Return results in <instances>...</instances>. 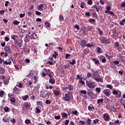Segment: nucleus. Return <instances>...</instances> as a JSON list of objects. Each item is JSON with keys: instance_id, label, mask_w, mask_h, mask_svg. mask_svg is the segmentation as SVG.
I'll return each mask as SVG.
<instances>
[{"instance_id": "19", "label": "nucleus", "mask_w": 125, "mask_h": 125, "mask_svg": "<svg viewBox=\"0 0 125 125\" xmlns=\"http://www.w3.org/2000/svg\"><path fill=\"white\" fill-rule=\"evenodd\" d=\"M92 61H93V62L96 65H99V64H100V62H99V60H96V59H95V58H93Z\"/></svg>"}, {"instance_id": "30", "label": "nucleus", "mask_w": 125, "mask_h": 125, "mask_svg": "<svg viewBox=\"0 0 125 125\" xmlns=\"http://www.w3.org/2000/svg\"><path fill=\"white\" fill-rule=\"evenodd\" d=\"M44 26L45 27H46V28H49V27H50V23L48 21H45L44 22Z\"/></svg>"}, {"instance_id": "4", "label": "nucleus", "mask_w": 125, "mask_h": 125, "mask_svg": "<svg viewBox=\"0 0 125 125\" xmlns=\"http://www.w3.org/2000/svg\"><path fill=\"white\" fill-rule=\"evenodd\" d=\"M43 71L46 73L47 75L49 76V78L54 76V74L50 69H47L46 68H43Z\"/></svg>"}, {"instance_id": "25", "label": "nucleus", "mask_w": 125, "mask_h": 125, "mask_svg": "<svg viewBox=\"0 0 125 125\" xmlns=\"http://www.w3.org/2000/svg\"><path fill=\"white\" fill-rule=\"evenodd\" d=\"M3 83L4 84H8V83H9V79H4L3 80Z\"/></svg>"}, {"instance_id": "1", "label": "nucleus", "mask_w": 125, "mask_h": 125, "mask_svg": "<svg viewBox=\"0 0 125 125\" xmlns=\"http://www.w3.org/2000/svg\"><path fill=\"white\" fill-rule=\"evenodd\" d=\"M97 75H98V71L97 70L93 74L92 79H94V81H96L97 83H99V82L100 83H103V79L102 78L96 77Z\"/></svg>"}, {"instance_id": "45", "label": "nucleus", "mask_w": 125, "mask_h": 125, "mask_svg": "<svg viewBox=\"0 0 125 125\" xmlns=\"http://www.w3.org/2000/svg\"><path fill=\"white\" fill-rule=\"evenodd\" d=\"M36 110V113L37 114L41 113V109H40L39 107H37Z\"/></svg>"}, {"instance_id": "63", "label": "nucleus", "mask_w": 125, "mask_h": 125, "mask_svg": "<svg viewBox=\"0 0 125 125\" xmlns=\"http://www.w3.org/2000/svg\"><path fill=\"white\" fill-rule=\"evenodd\" d=\"M117 93H118V91L117 90H116L115 89H114L113 90V95H116V94H117Z\"/></svg>"}, {"instance_id": "41", "label": "nucleus", "mask_w": 125, "mask_h": 125, "mask_svg": "<svg viewBox=\"0 0 125 125\" xmlns=\"http://www.w3.org/2000/svg\"><path fill=\"white\" fill-rule=\"evenodd\" d=\"M80 93L81 94H86V90H80Z\"/></svg>"}, {"instance_id": "58", "label": "nucleus", "mask_w": 125, "mask_h": 125, "mask_svg": "<svg viewBox=\"0 0 125 125\" xmlns=\"http://www.w3.org/2000/svg\"><path fill=\"white\" fill-rule=\"evenodd\" d=\"M74 28L77 29V30H80V26H79V24H75L74 25Z\"/></svg>"}, {"instance_id": "47", "label": "nucleus", "mask_w": 125, "mask_h": 125, "mask_svg": "<svg viewBox=\"0 0 125 125\" xmlns=\"http://www.w3.org/2000/svg\"><path fill=\"white\" fill-rule=\"evenodd\" d=\"M13 24H14V25H18V24H20V21H15L13 22Z\"/></svg>"}, {"instance_id": "17", "label": "nucleus", "mask_w": 125, "mask_h": 125, "mask_svg": "<svg viewBox=\"0 0 125 125\" xmlns=\"http://www.w3.org/2000/svg\"><path fill=\"white\" fill-rule=\"evenodd\" d=\"M28 87H30V88H33L34 87V84H33V82L31 81H28V83L27 84Z\"/></svg>"}, {"instance_id": "14", "label": "nucleus", "mask_w": 125, "mask_h": 125, "mask_svg": "<svg viewBox=\"0 0 125 125\" xmlns=\"http://www.w3.org/2000/svg\"><path fill=\"white\" fill-rule=\"evenodd\" d=\"M19 89L18 88V87H17V86H15L14 88H13V93H15V94H19Z\"/></svg>"}, {"instance_id": "32", "label": "nucleus", "mask_w": 125, "mask_h": 125, "mask_svg": "<svg viewBox=\"0 0 125 125\" xmlns=\"http://www.w3.org/2000/svg\"><path fill=\"white\" fill-rule=\"evenodd\" d=\"M9 62H7L6 61L4 62V63L5 64V65H10L11 64V61L10 60H8Z\"/></svg>"}, {"instance_id": "42", "label": "nucleus", "mask_w": 125, "mask_h": 125, "mask_svg": "<svg viewBox=\"0 0 125 125\" xmlns=\"http://www.w3.org/2000/svg\"><path fill=\"white\" fill-rule=\"evenodd\" d=\"M98 31L99 32V35H100V36H102V35H103V31L101 30L100 28H98Z\"/></svg>"}, {"instance_id": "43", "label": "nucleus", "mask_w": 125, "mask_h": 125, "mask_svg": "<svg viewBox=\"0 0 125 125\" xmlns=\"http://www.w3.org/2000/svg\"><path fill=\"white\" fill-rule=\"evenodd\" d=\"M69 64H70V65H75V64H76V60H73L72 62H69Z\"/></svg>"}, {"instance_id": "57", "label": "nucleus", "mask_w": 125, "mask_h": 125, "mask_svg": "<svg viewBox=\"0 0 125 125\" xmlns=\"http://www.w3.org/2000/svg\"><path fill=\"white\" fill-rule=\"evenodd\" d=\"M51 90H50V92H48V93H46V96H48V97H49V96H50V95H51Z\"/></svg>"}, {"instance_id": "24", "label": "nucleus", "mask_w": 125, "mask_h": 125, "mask_svg": "<svg viewBox=\"0 0 125 125\" xmlns=\"http://www.w3.org/2000/svg\"><path fill=\"white\" fill-rule=\"evenodd\" d=\"M10 101L12 103V104H14V103H15V101H16V100L14 97H10Z\"/></svg>"}, {"instance_id": "16", "label": "nucleus", "mask_w": 125, "mask_h": 125, "mask_svg": "<svg viewBox=\"0 0 125 125\" xmlns=\"http://www.w3.org/2000/svg\"><path fill=\"white\" fill-rule=\"evenodd\" d=\"M8 53L5 52H1L0 54V56L2 57H4V58H6V57H7L8 56Z\"/></svg>"}, {"instance_id": "6", "label": "nucleus", "mask_w": 125, "mask_h": 125, "mask_svg": "<svg viewBox=\"0 0 125 125\" xmlns=\"http://www.w3.org/2000/svg\"><path fill=\"white\" fill-rule=\"evenodd\" d=\"M4 50L5 52L8 53L9 55H10V54L12 53V51H11V49L10 48V46H5L4 48Z\"/></svg>"}, {"instance_id": "49", "label": "nucleus", "mask_w": 125, "mask_h": 125, "mask_svg": "<svg viewBox=\"0 0 125 125\" xmlns=\"http://www.w3.org/2000/svg\"><path fill=\"white\" fill-rule=\"evenodd\" d=\"M114 46L115 47H119V46H120V44L118 42H115L114 43Z\"/></svg>"}, {"instance_id": "3", "label": "nucleus", "mask_w": 125, "mask_h": 125, "mask_svg": "<svg viewBox=\"0 0 125 125\" xmlns=\"http://www.w3.org/2000/svg\"><path fill=\"white\" fill-rule=\"evenodd\" d=\"M86 85L87 86V87H89V88H94L95 87V83L93 82H89V81L86 80Z\"/></svg>"}, {"instance_id": "33", "label": "nucleus", "mask_w": 125, "mask_h": 125, "mask_svg": "<svg viewBox=\"0 0 125 125\" xmlns=\"http://www.w3.org/2000/svg\"><path fill=\"white\" fill-rule=\"evenodd\" d=\"M16 38H18V35H12L11 36V39L12 40H14V41H16Z\"/></svg>"}, {"instance_id": "64", "label": "nucleus", "mask_w": 125, "mask_h": 125, "mask_svg": "<svg viewBox=\"0 0 125 125\" xmlns=\"http://www.w3.org/2000/svg\"><path fill=\"white\" fill-rule=\"evenodd\" d=\"M102 63H106V58H104L101 59Z\"/></svg>"}, {"instance_id": "53", "label": "nucleus", "mask_w": 125, "mask_h": 125, "mask_svg": "<svg viewBox=\"0 0 125 125\" xmlns=\"http://www.w3.org/2000/svg\"><path fill=\"white\" fill-rule=\"evenodd\" d=\"M3 95H4V91H0V97H2Z\"/></svg>"}, {"instance_id": "55", "label": "nucleus", "mask_w": 125, "mask_h": 125, "mask_svg": "<svg viewBox=\"0 0 125 125\" xmlns=\"http://www.w3.org/2000/svg\"><path fill=\"white\" fill-rule=\"evenodd\" d=\"M87 4H89V5H92V0H88Z\"/></svg>"}, {"instance_id": "44", "label": "nucleus", "mask_w": 125, "mask_h": 125, "mask_svg": "<svg viewBox=\"0 0 125 125\" xmlns=\"http://www.w3.org/2000/svg\"><path fill=\"white\" fill-rule=\"evenodd\" d=\"M24 51L27 53H29L30 52V49L28 47L24 48Z\"/></svg>"}, {"instance_id": "38", "label": "nucleus", "mask_w": 125, "mask_h": 125, "mask_svg": "<svg viewBox=\"0 0 125 125\" xmlns=\"http://www.w3.org/2000/svg\"><path fill=\"white\" fill-rule=\"evenodd\" d=\"M89 23H95V19H90L88 20Z\"/></svg>"}, {"instance_id": "46", "label": "nucleus", "mask_w": 125, "mask_h": 125, "mask_svg": "<svg viewBox=\"0 0 125 125\" xmlns=\"http://www.w3.org/2000/svg\"><path fill=\"white\" fill-rule=\"evenodd\" d=\"M99 122V119H96L93 120V123L95 124V125H96V124H98V123Z\"/></svg>"}, {"instance_id": "54", "label": "nucleus", "mask_w": 125, "mask_h": 125, "mask_svg": "<svg viewBox=\"0 0 125 125\" xmlns=\"http://www.w3.org/2000/svg\"><path fill=\"white\" fill-rule=\"evenodd\" d=\"M113 63H114L115 65L117 66V65H119L120 62H119V61H113Z\"/></svg>"}, {"instance_id": "51", "label": "nucleus", "mask_w": 125, "mask_h": 125, "mask_svg": "<svg viewBox=\"0 0 125 125\" xmlns=\"http://www.w3.org/2000/svg\"><path fill=\"white\" fill-rule=\"evenodd\" d=\"M110 110L113 112H116V108H115V107L114 106H111Z\"/></svg>"}, {"instance_id": "15", "label": "nucleus", "mask_w": 125, "mask_h": 125, "mask_svg": "<svg viewBox=\"0 0 125 125\" xmlns=\"http://www.w3.org/2000/svg\"><path fill=\"white\" fill-rule=\"evenodd\" d=\"M25 42H30V35L26 34L24 37Z\"/></svg>"}, {"instance_id": "8", "label": "nucleus", "mask_w": 125, "mask_h": 125, "mask_svg": "<svg viewBox=\"0 0 125 125\" xmlns=\"http://www.w3.org/2000/svg\"><path fill=\"white\" fill-rule=\"evenodd\" d=\"M103 119L105 122H110V114L104 113L103 115Z\"/></svg>"}, {"instance_id": "28", "label": "nucleus", "mask_w": 125, "mask_h": 125, "mask_svg": "<svg viewBox=\"0 0 125 125\" xmlns=\"http://www.w3.org/2000/svg\"><path fill=\"white\" fill-rule=\"evenodd\" d=\"M44 5V4H41L38 5V7H39V9L40 10H42H42H43V6Z\"/></svg>"}, {"instance_id": "13", "label": "nucleus", "mask_w": 125, "mask_h": 125, "mask_svg": "<svg viewBox=\"0 0 125 125\" xmlns=\"http://www.w3.org/2000/svg\"><path fill=\"white\" fill-rule=\"evenodd\" d=\"M23 106L26 108V109H29V108L31 107V103L29 102H25L23 104Z\"/></svg>"}, {"instance_id": "37", "label": "nucleus", "mask_w": 125, "mask_h": 125, "mask_svg": "<svg viewBox=\"0 0 125 125\" xmlns=\"http://www.w3.org/2000/svg\"><path fill=\"white\" fill-rule=\"evenodd\" d=\"M62 117L67 119L68 118V115L66 113H62Z\"/></svg>"}, {"instance_id": "26", "label": "nucleus", "mask_w": 125, "mask_h": 125, "mask_svg": "<svg viewBox=\"0 0 125 125\" xmlns=\"http://www.w3.org/2000/svg\"><path fill=\"white\" fill-rule=\"evenodd\" d=\"M103 101H104V99H98L97 100V104H98L99 105H100V104H102V103H103Z\"/></svg>"}, {"instance_id": "27", "label": "nucleus", "mask_w": 125, "mask_h": 125, "mask_svg": "<svg viewBox=\"0 0 125 125\" xmlns=\"http://www.w3.org/2000/svg\"><path fill=\"white\" fill-rule=\"evenodd\" d=\"M2 121L4 122V123H8V122H9V119L7 117H3L2 119Z\"/></svg>"}, {"instance_id": "39", "label": "nucleus", "mask_w": 125, "mask_h": 125, "mask_svg": "<svg viewBox=\"0 0 125 125\" xmlns=\"http://www.w3.org/2000/svg\"><path fill=\"white\" fill-rule=\"evenodd\" d=\"M97 52L98 53H102V51H101V48L100 47H97Z\"/></svg>"}, {"instance_id": "5", "label": "nucleus", "mask_w": 125, "mask_h": 125, "mask_svg": "<svg viewBox=\"0 0 125 125\" xmlns=\"http://www.w3.org/2000/svg\"><path fill=\"white\" fill-rule=\"evenodd\" d=\"M27 77H29V79H31V81H34L35 83H37L38 82V78L34 75L33 73H30L28 75Z\"/></svg>"}, {"instance_id": "40", "label": "nucleus", "mask_w": 125, "mask_h": 125, "mask_svg": "<svg viewBox=\"0 0 125 125\" xmlns=\"http://www.w3.org/2000/svg\"><path fill=\"white\" fill-rule=\"evenodd\" d=\"M17 45L19 46V47H21V46H23V41L21 40V42L18 43Z\"/></svg>"}, {"instance_id": "50", "label": "nucleus", "mask_w": 125, "mask_h": 125, "mask_svg": "<svg viewBox=\"0 0 125 125\" xmlns=\"http://www.w3.org/2000/svg\"><path fill=\"white\" fill-rule=\"evenodd\" d=\"M59 19L60 21H64V17L62 15H61L59 16Z\"/></svg>"}, {"instance_id": "2", "label": "nucleus", "mask_w": 125, "mask_h": 125, "mask_svg": "<svg viewBox=\"0 0 125 125\" xmlns=\"http://www.w3.org/2000/svg\"><path fill=\"white\" fill-rule=\"evenodd\" d=\"M68 93L65 94L64 97L62 98V100L66 101V102H70L71 101V97H70V92H67Z\"/></svg>"}, {"instance_id": "7", "label": "nucleus", "mask_w": 125, "mask_h": 125, "mask_svg": "<svg viewBox=\"0 0 125 125\" xmlns=\"http://www.w3.org/2000/svg\"><path fill=\"white\" fill-rule=\"evenodd\" d=\"M101 43L104 44H109L110 41L106 37H102L101 39Z\"/></svg>"}, {"instance_id": "56", "label": "nucleus", "mask_w": 125, "mask_h": 125, "mask_svg": "<svg viewBox=\"0 0 125 125\" xmlns=\"http://www.w3.org/2000/svg\"><path fill=\"white\" fill-rule=\"evenodd\" d=\"M70 56H71V54L67 53L65 54V58L66 59H69V57H70Z\"/></svg>"}, {"instance_id": "35", "label": "nucleus", "mask_w": 125, "mask_h": 125, "mask_svg": "<svg viewBox=\"0 0 125 125\" xmlns=\"http://www.w3.org/2000/svg\"><path fill=\"white\" fill-rule=\"evenodd\" d=\"M91 122H92L91 119H90V118H88L87 120L86 121V123L87 125H91Z\"/></svg>"}, {"instance_id": "10", "label": "nucleus", "mask_w": 125, "mask_h": 125, "mask_svg": "<svg viewBox=\"0 0 125 125\" xmlns=\"http://www.w3.org/2000/svg\"><path fill=\"white\" fill-rule=\"evenodd\" d=\"M104 93L106 96L109 97L111 95V91L108 89H105L104 91Z\"/></svg>"}, {"instance_id": "20", "label": "nucleus", "mask_w": 125, "mask_h": 125, "mask_svg": "<svg viewBox=\"0 0 125 125\" xmlns=\"http://www.w3.org/2000/svg\"><path fill=\"white\" fill-rule=\"evenodd\" d=\"M53 92L54 94L56 96H59V95H60V92L59 91L53 90Z\"/></svg>"}, {"instance_id": "18", "label": "nucleus", "mask_w": 125, "mask_h": 125, "mask_svg": "<svg viewBox=\"0 0 125 125\" xmlns=\"http://www.w3.org/2000/svg\"><path fill=\"white\" fill-rule=\"evenodd\" d=\"M91 8H95L97 10V12H99V10H100V6H98L97 5H94L92 6Z\"/></svg>"}, {"instance_id": "12", "label": "nucleus", "mask_w": 125, "mask_h": 125, "mask_svg": "<svg viewBox=\"0 0 125 125\" xmlns=\"http://www.w3.org/2000/svg\"><path fill=\"white\" fill-rule=\"evenodd\" d=\"M121 124L120 123V120H117L115 121L114 122H109V125H120Z\"/></svg>"}, {"instance_id": "48", "label": "nucleus", "mask_w": 125, "mask_h": 125, "mask_svg": "<svg viewBox=\"0 0 125 125\" xmlns=\"http://www.w3.org/2000/svg\"><path fill=\"white\" fill-rule=\"evenodd\" d=\"M107 88H109L110 89H113V86L111 84H107L106 85Z\"/></svg>"}, {"instance_id": "36", "label": "nucleus", "mask_w": 125, "mask_h": 125, "mask_svg": "<svg viewBox=\"0 0 125 125\" xmlns=\"http://www.w3.org/2000/svg\"><path fill=\"white\" fill-rule=\"evenodd\" d=\"M37 104L39 106H41V107H42V101H37Z\"/></svg>"}, {"instance_id": "21", "label": "nucleus", "mask_w": 125, "mask_h": 125, "mask_svg": "<svg viewBox=\"0 0 125 125\" xmlns=\"http://www.w3.org/2000/svg\"><path fill=\"white\" fill-rule=\"evenodd\" d=\"M67 89H69V91H72L74 89V87L71 84H68L67 85Z\"/></svg>"}, {"instance_id": "23", "label": "nucleus", "mask_w": 125, "mask_h": 125, "mask_svg": "<svg viewBox=\"0 0 125 125\" xmlns=\"http://www.w3.org/2000/svg\"><path fill=\"white\" fill-rule=\"evenodd\" d=\"M122 96V92L121 91H118L117 94L116 95V97L117 98H120Z\"/></svg>"}, {"instance_id": "60", "label": "nucleus", "mask_w": 125, "mask_h": 125, "mask_svg": "<svg viewBox=\"0 0 125 125\" xmlns=\"http://www.w3.org/2000/svg\"><path fill=\"white\" fill-rule=\"evenodd\" d=\"M72 114H74L75 115V116H78V111H77V110H75V111H72Z\"/></svg>"}, {"instance_id": "62", "label": "nucleus", "mask_w": 125, "mask_h": 125, "mask_svg": "<svg viewBox=\"0 0 125 125\" xmlns=\"http://www.w3.org/2000/svg\"><path fill=\"white\" fill-rule=\"evenodd\" d=\"M121 7H125V1H123L121 3Z\"/></svg>"}, {"instance_id": "11", "label": "nucleus", "mask_w": 125, "mask_h": 125, "mask_svg": "<svg viewBox=\"0 0 125 125\" xmlns=\"http://www.w3.org/2000/svg\"><path fill=\"white\" fill-rule=\"evenodd\" d=\"M55 79L53 78V76H51L49 77V83H51V84H54L55 83Z\"/></svg>"}, {"instance_id": "34", "label": "nucleus", "mask_w": 125, "mask_h": 125, "mask_svg": "<svg viewBox=\"0 0 125 125\" xmlns=\"http://www.w3.org/2000/svg\"><path fill=\"white\" fill-rule=\"evenodd\" d=\"M25 124H26V125H30V124H31V120L30 119L25 120Z\"/></svg>"}, {"instance_id": "9", "label": "nucleus", "mask_w": 125, "mask_h": 125, "mask_svg": "<svg viewBox=\"0 0 125 125\" xmlns=\"http://www.w3.org/2000/svg\"><path fill=\"white\" fill-rule=\"evenodd\" d=\"M86 43H87V40H82L80 41V45L82 47H85V46H86Z\"/></svg>"}, {"instance_id": "31", "label": "nucleus", "mask_w": 125, "mask_h": 125, "mask_svg": "<svg viewBox=\"0 0 125 125\" xmlns=\"http://www.w3.org/2000/svg\"><path fill=\"white\" fill-rule=\"evenodd\" d=\"M22 98L24 101H26L28 98H29V96L26 95L25 96H22Z\"/></svg>"}, {"instance_id": "52", "label": "nucleus", "mask_w": 125, "mask_h": 125, "mask_svg": "<svg viewBox=\"0 0 125 125\" xmlns=\"http://www.w3.org/2000/svg\"><path fill=\"white\" fill-rule=\"evenodd\" d=\"M96 90L97 92H98V93H100V91H101V88L97 87L96 88Z\"/></svg>"}, {"instance_id": "22", "label": "nucleus", "mask_w": 125, "mask_h": 125, "mask_svg": "<svg viewBox=\"0 0 125 125\" xmlns=\"http://www.w3.org/2000/svg\"><path fill=\"white\" fill-rule=\"evenodd\" d=\"M5 73V69L4 68H0V74L1 75H3Z\"/></svg>"}, {"instance_id": "61", "label": "nucleus", "mask_w": 125, "mask_h": 125, "mask_svg": "<svg viewBox=\"0 0 125 125\" xmlns=\"http://www.w3.org/2000/svg\"><path fill=\"white\" fill-rule=\"evenodd\" d=\"M69 123H70V120H65V122L64 123V125H69Z\"/></svg>"}, {"instance_id": "29", "label": "nucleus", "mask_w": 125, "mask_h": 125, "mask_svg": "<svg viewBox=\"0 0 125 125\" xmlns=\"http://www.w3.org/2000/svg\"><path fill=\"white\" fill-rule=\"evenodd\" d=\"M10 108H9L8 107L6 106L4 107V111L6 112V113H8V112H10Z\"/></svg>"}, {"instance_id": "59", "label": "nucleus", "mask_w": 125, "mask_h": 125, "mask_svg": "<svg viewBox=\"0 0 125 125\" xmlns=\"http://www.w3.org/2000/svg\"><path fill=\"white\" fill-rule=\"evenodd\" d=\"M61 118V116L60 115L59 116H55V119L56 120H60V118Z\"/></svg>"}]
</instances>
